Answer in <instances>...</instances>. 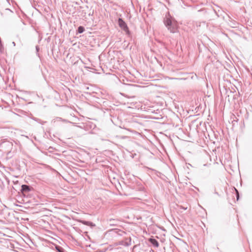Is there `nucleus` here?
<instances>
[{
	"instance_id": "nucleus-1",
	"label": "nucleus",
	"mask_w": 252,
	"mask_h": 252,
	"mask_svg": "<svg viewBox=\"0 0 252 252\" xmlns=\"http://www.w3.org/2000/svg\"><path fill=\"white\" fill-rule=\"evenodd\" d=\"M163 23L168 30L172 33H176L178 32V23L177 21L171 16L168 13L164 18Z\"/></svg>"
},
{
	"instance_id": "nucleus-2",
	"label": "nucleus",
	"mask_w": 252,
	"mask_h": 252,
	"mask_svg": "<svg viewBox=\"0 0 252 252\" xmlns=\"http://www.w3.org/2000/svg\"><path fill=\"white\" fill-rule=\"evenodd\" d=\"M118 24L120 27L126 32V35L128 36L130 35V32L129 30L126 23L122 18H119Z\"/></svg>"
},
{
	"instance_id": "nucleus-3",
	"label": "nucleus",
	"mask_w": 252,
	"mask_h": 252,
	"mask_svg": "<svg viewBox=\"0 0 252 252\" xmlns=\"http://www.w3.org/2000/svg\"><path fill=\"white\" fill-rule=\"evenodd\" d=\"M33 189V188L28 185H22L20 189L21 193L25 195L26 193H28Z\"/></svg>"
},
{
	"instance_id": "nucleus-4",
	"label": "nucleus",
	"mask_w": 252,
	"mask_h": 252,
	"mask_svg": "<svg viewBox=\"0 0 252 252\" xmlns=\"http://www.w3.org/2000/svg\"><path fill=\"white\" fill-rule=\"evenodd\" d=\"M112 103L110 101L106 99L104 103L102 104V109L105 110L106 111H109L110 110V107H111V105Z\"/></svg>"
},
{
	"instance_id": "nucleus-5",
	"label": "nucleus",
	"mask_w": 252,
	"mask_h": 252,
	"mask_svg": "<svg viewBox=\"0 0 252 252\" xmlns=\"http://www.w3.org/2000/svg\"><path fill=\"white\" fill-rule=\"evenodd\" d=\"M149 242L154 246V247L158 248L159 246L158 242L155 238H150L149 239Z\"/></svg>"
},
{
	"instance_id": "nucleus-6",
	"label": "nucleus",
	"mask_w": 252,
	"mask_h": 252,
	"mask_svg": "<svg viewBox=\"0 0 252 252\" xmlns=\"http://www.w3.org/2000/svg\"><path fill=\"white\" fill-rule=\"evenodd\" d=\"M80 222L82 224L90 226L91 227H94L95 226V225L92 221H87V220H80Z\"/></svg>"
},
{
	"instance_id": "nucleus-7",
	"label": "nucleus",
	"mask_w": 252,
	"mask_h": 252,
	"mask_svg": "<svg viewBox=\"0 0 252 252\" xmlns=\"http://www.w3.org/2000/svg\"><path fill=\"white\" fill-rule=\"evenodd\" d=\"M85 31V28L83 26H80L78 27L76 31V34L82 33Z\"/></svg>"
},
{
	"instance_id": "nucleus-8",
	"label": "nucleus",
	"mask_w": 252,
	"mask_h": 252,
	"mask_svg": "<svg viewBox=\"0 0 252 252\" xmlns=\"http://www.w3.org/2000/svg\"><path fill=\"white\" fill-rule=\"evenodd\" d=\"M55 246L57 252H64V250L60 246L55 245Z\"/></svg>"
},
{
	"instance_id": "nucleus-9",
	"label": "nucleus",
	"mask_w": 252,
	"mask_h": 252,
	"mask_svg": "<svg viewBox=\"0 0 252 252\" xmlns=\"http://www.w3.org/2000/svg\"><path fill=\"white\" fill-rule=\"evenodd\" d=\"M131 239L130 237H128L126 239V242L125 243V246H129L131 245Z\"/></svg>"
},
{
	"instance_id": "nucleus-10",
	"label": "nucleus",
	"mask_w": 252,
	"mask_h": 252,
	"mask_svg": "<svg viewBox=\"0 0 252 252\" xmlns=\"http://www.w3.org/2000/svg\"><path fill=\"white\" fill-rule=\"evenodd\" d=\"M97 99H98V100L97 101V102L98 103H99L101 106H102V104L104 103L105 101L106 100V99H105L103 98H98Z\"/></svg>"
},
{
	"instance_id": "nucleus-11",
	"label": "nucleus",
	"mask_w": 252,
	"mask_h": 252,
	"mask_svg": "<svg viewBox=\"0 0 252 252\" xmlns=\"http://www.w3.org/2000/svg\"><path fill=\"white\" fill-rule=\"evenodd\" d=\"M234 189L235 191H236V195L237 200H238L240 198L239 191L235 188H234Z\"/></svg>"
},
{
	"instance_id": "nucleus-12",
	"label": "nucleus",
	"mask_w": 252,
	"mask_h": 252,
	"mask_svg": "<svg viewBox=\"0 0 252 252\" xmlns=\"http://www.w3.org/2000/svg\"><path fill=\"white\" fill-rule=\"evenodd\" d=\"M4 52V47L1 42H0V53H3Z\"/></svg>"
},
{
	"instance_id": "nucleus-13",
	"label": "nucleus",
	"mask_w": 252,
	"mask_h": 252,
	"mask_svg": "<svg viewBox=\"0 0 252 252\" xmlns=\"http://www.w3.org/2000/svg\"><path fill=\"white\" fill-rule=\"evenodd\" d=\"M33 120L39 123H41V120L40 119H37L36 118H33Z\"/></svg>"
},
{
	"instance_id": "nucleus-14",
	"label": "nucleus",
	"mask_w": 252,
	"mask_h": 252,
	"mask_svg": "<svg viewBox=\"0 0 252 252\" xmlns=\"http://www.w3.org/2000/svg\"><path fill=\"white\" fill-rule=\"evenodd\" d=\"M113 249L112 246L111 245L109 246L107 249L105 250V251L106 250H112Z\"/></svg>"
},
{
	"instance_id": "nucleus-15",
	"label": "nucleus",
	"mask_w": 252,
	"mask_h": 252,
	"mask_svg": "<svg viewBox=\"0 0 252 252\" xmlns=\"http://www.w3.org/2000/svg\"><path fill=\"white\" fill-rule=\"evenodd\" d=\"M198 12H203L206 13L207 12L206 9L205 8L201 9L198 11Z\"/></svg>"
},
{
	"instance_id": "nucleus-16",
	"label": "nucleus",
	"mask_w": 252,
	"mask_h": 252,
	"mask_svg": "<svg viewBox=\"0 0 252 252\" xmlns=\"http://www.w3.org/2000/svg\"><path fill=\"white\" fill-rule=\"evenodd\" d=\"M197 78V75H196V74L193 75L191 76V78L192 79H194V78Z\"/></svg>"
},
{
	"instance_id": "nucleus-17",
	"label": "nucleus",
	"mask_w": 252,
	"mask_h": 252,
	"mask_svg": "<svg viewBox=\"0 0 252 252\" xmlns=\"http://www.w3.org/2000/svg\"><path fill=\"white\" fill-rule=\"evenodd\" d=\"M35 48L36 52H38L39 50V47H38V46H36Z\"/></svg>"
},
{
	"instance_id": "nucleus-18",
	"label": "nucleus",
	"mask_w": 252,
	"mask_h": 252,
	"mask_svg": "<svg viewBox=\"0 0 252 252\" xmlns=\"http://www.w3.org/2000/svg\"><path fill=\"white\" fill-rule=\"evenodd\" d=\"M5 10H8V11H10L11 13H13V11L9 8H6Z\"/></svg>"
},
{
	"instance_id": "nucleus-19",
	"label": "nucleus",
	"mask_w": 252,
	"mask_h": 252,
	"mask_svg": "<svg viewBox=\"0 0 252 252\" xmlns=\"http://www.w3.org/2000/svg\"><path fill=\"white\" fill-rule=\"evenodd\" d=\"M214 11L215 13L216 14V15H217V17H219V15L218 14L217 12L216 11V10L214 9Z\"/></svg>"
},
{
	"instance_id": "nucleus-20",
	"label": "nucleus",
	"mask_w": 252,
	"mask_h": 252,
	"mask_svg": "<svg viewBox=\"0 0 252 252\" xmlns=\"http://www.w3.org/2000/svg\"><path fill=\"white\" fill-rule=\"evenodd\" d=\"M214 193L218 195V196H220V194H219V193L218 192H217L216 191H215Z\"/></svg>"
},
{
	"instance_id": "nucleus-21",
	"label": "nucleus",
	"mask_w": 252,
	"mask_h": 252,
	"mask_svg": "<svg viewBox=\"0 0 252 252\" xmlns=\"http://www.w3.org/2000/svg\"><path fill=\"white\" fill-rule=\"evenodd\" d=\"M93 14H94V12H93L92 14H91V13H90V14H89V16H92V15H93Z\"/></svg>"
},
{
	"instance_id": "nucleus-22",
	"label": "nucleus",
	"mask_w": 252,
	"mask_h": 252,
	"mask_svg": "<svg viewBox=\"0 0 252 252\" xmlns=\"http://www.w3.org/2000/svg\"><path fill=\"white\" fill-rule=\"evenodd\" d=\"M189 166H187V168H189V167L191 166V165L190 164H188Z\"/></svg>"
},
{
	"instance_id": "nucleus-23",
	"label": "nucleus",
	"mask_w": 252,
	"mask_h": 252,
	"mask_svg": "<svg viewBox=\"0 0 252 252\" xmlns=\"http://www.w3.org/2000/svg\"><path fill=\"white\" fill-rule=\"evenodd\" d=\"M189 166H187V168H189V167L191 166V165L190 164H188Z\"/></svg>"
},
{
	"instance_id": "nucleus-24",
	"label": "nucleus",
	"mask_w": 252,
	"mask_h": 252,
	"mask_svg": "<svg viewBox=\"0 0 252 252\" xmlns=\"http://www.w3.org/2000/svg\"><path fill=\"white\" fill-rule=\"evenodd\" d=\"M189 166H187V168H189V167L191 166V165L190 164H188Z\"/></svg>"
},
{
	"instance_id": "nucleus-25",
	"label": "nucleus",
	"mask_w": 252,
	"mask_h": 252,
	"mask_svg": "<svg viewBox=\"0 0 252 252\" xmlns=\"http://www.w3.org/2000/svg\"><path fill=\"white\" fill-rule=\"evenodd\" d=\"M12 44H13L14 46H15V42H12Z\"/></svg>"
},
{
	"instance_id": "nucleus-26",
	"label": "nucleus",
	"mask_w": 252,
	"mask_h": 252,
	"mask_svg": "<svg viewBox=\"0 0 252 252\" xmlns=\"http://www.w3.org/2000/svg\"><path fill=\"white\" fill-rule=\"evenodd\" d=\"M150 252H154V251L153 250H152V249H151Z\"/></svg>"
},
{
	"instance_id": "nucleus-27",
	"label": "nucleus",
	"mask_w": 252,
	"mask_h": 252,
	"mask_svg": "<svg viewBox=\"0 0 252 252\" xmlns=\"http://www.w3.org/2000/svg\"><path fill=\"white\" fill-rule=\"evenodd\" d=\"M18 181H16V182H14V183L15 184H16V183H18Z\"/></svg>"
},
{
	"instance_id": "nucleus-28",
	"label": "nucleus",
	"mask_w": 252,
	"mask_h": 252,
	"mask_svg": "<svg viewBox=\"0 0 252 252\" xmlns=\"http://www.w3.org/2000/svg\"><path fill=\"white\" fill-rule=\"evenodd\" d=\"M111 231H114V232H117L116 231L114 230H111Z\"/></svg>"
}]
</instances>
